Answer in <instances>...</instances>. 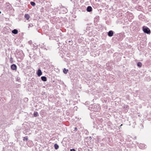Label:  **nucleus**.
<instances>
[{"mask_svg": "<svg viewBox=\"0 0 151 151\" xmlns=\"http://www.w3.org/2000/svg\"><path fill=\"white\" fill-rule=\"evenodd\" d=\"M88 109L92 111H98L100 110V106L98 104H93L90 105Z\"/></svg>", "mask_w": 151, "mask_h": 151, "instance_id": "nucleus-1", "label": "nucleus"}, {"mask_svg": "<svg viewBox=\"0 0 151 151\" xmlns=\"http://www.w3.org/2000/svg\"><path fill=\"white\" fill-rule=\"evenodd\" d=\"M142 29L145 33L150 34L151 33V31L150 29L146 26H143L142 27Z\"/></svg>", "mask_w": 151, "mask_h": 151, "instance_id": "nucleus-2", "label": "nucleus"}, {"mask_svg": "<svg viewBox=\"0 0 151 151\" xmlns=\"http://www.w3.org/2000/svg\"><path fill=\"white\" fill-rule=\"evenodd\" d=\"M61 6H62L61 9V11L62 13L63 14L66 13L68 12V10L67 8L64 6H63L61 4Z\"/></svg>", "mask_w": 151, "mask_h": 151, "instance_id": "nucleus-3", "label": "nucleus"}, {"mask_svg": "<svg viewBox=\"0 0 151 151\" xmlns=\"http://www.w3.org/2000/svg\"><path fill=\"white\" fill-rule=\"evenodd\" d=\"M114 34V32L112 30H110L107 32V35L109 37H112Z\"/></svg>", "mask_w": 151, "mask_h": 151, "instance_id": "nucleus-4", "label": "nucleus"}, {"mask_svg": "<svg viewBox=\"0 0 151 151\" xmlns=\"http://www.w3.org/2000/svg\"><path fill=\"white\" fill-rule=\"evenodd\" d=\"M11 68L12 70H16L17 69V66L15 64H13L11 65Z\"/></svg>", "mask_w": 151, "mask_h": 151, "instance_id": "nucleus-5", "label": "nucleus"}, {"mask_svg": "<svg viewBox=\"0 0 151 151\" xmlns=\"http://www.w3.org/2000/svg\"><path fill=\"white\" fill-rule=\"evenodd\" d=\"M138 146L141 149H144L146 147V145L143 144H140Z\"/></svg>", "mask_w": 151, "mask_h": 151, "instance_id": "nucleus-6", "label": "nucleus"}, {"mask_svg": "<svg viewBox=\"0 0 151 151\" xmlns=\"http://www.w3.org/2000/svg\"><path fill=\"white\" fill-rule=\"evenodd\" d=\"M37 74L38 76H40L42 74V73L40 69H38L37 72Z\"/></svg>", "mask_w": 151, "mask_h": 151, "instance_id": "nucleus-7", "label": "nucleus"}, {"mask_svg": "<svg viewBox=\"0 0 151 151\" xmlns=\"http://www.w3.org/2000/svg\"><path fill=\"white\" fill-rule=\"evenodd\" d=\"M86 11L88 12H91L92 11V8L90 6H87L86 9Z\"/></svg>", "mask_w": 151, "mask_h": 151, "instance_id": "nucleus-8", "label": "nucleus"}, {"mask_svg": "<svg viewBox=\"0 0 151 151\" xmlns=\"http://www.w3.org/2000/svg\"><path fill=\"white\" fill-rule=\"evenodd\" d=\"M41 78L42 81H47L46 77L45 76H42L41 77Z\"/></svg>", "mask_w": 151, "mask_h": 151, "instance_id": "nucleus-9", "label": "nucleus"}, {"mask_svg": "<svg viewBox=\"0 0 151 151\" xmlns=\"http://www.w3.org/2000/svg\"><path fill=\"white\" fill-rule=\"evenodd\" d=\"M12 33L14 34H17L18 33V31L16 29H15L12 31Z\"/></svg>", "mask_w": 151, "mask_h": 151, "instance_id": "nucleus-10", "label": "nucleus"}, {"mask_svg": "<svg viewBox=\"0 0 151 151\" xmlns=\"http://www.w3.org/2000/svg\"><path fill=\"white\" fill-rule=\"evenodd\" d=\"M39 115L37 111H35L33 114V116L35 117H37L39 116Z\"/></svg>", "mask_w": 151, "mask_h": 151, "instance_id": "nucleus-11", "label": "nucleus"}, {"mask_svg": "<svg viewBox=\"0 0 151 151\" xmlns=\"http://www.w3.org/2000/svg\"><path fill=\"white\" fill-rule=\"evenodd\" d=\"M24 17L27 20H28L30 18V16L28 14H25L24 15Z\"/></svg>", "mask_w": 151, "mask_h": 151, "instance_id": "nucleus-12", "label": "nucleus"}, {"mask_svg": "<svg viewBox=\"0 0 151 151\" xmlns=\"http://www.w3.org/2000/svg\"><path fill=\"white\" fill-rule=\"evenodd\" d=\"M23 140L24 141H27L28 140V136H25L23 137Z\"/></svg>", "mask_w": 151, "mask_h": 151, "instance_id": "nucleus-13", "label": "nucleus"}, {"mask_svg": "<svg viewBox=\"0 0 151 151\" xmlns=\"http://www.w3.org/2000/svg\"><path fill=\"white\" fill-rule=\"evenodd\" d=\"M142 63L140 62H138L137 64V66L139 68H140L142 66Z\"/></svg>", "mask_w": 151, "mask_h": 151, "instance_id": "nucleus-14", "label": "nucleus"}, {"mask_svg": "<svg viewBox=\"0 0 151 151\" xmlns=\"http://www.w3.org/2000/svg\"><path fill=\"white\" fill-rule=\"evenodd\" d=\"M54 147L55 150H57L59 148V146L57 144H55L54 145Z\"/></svg>", "mask_w": 151, "mask_h": 151, "instance_id": "nucleus-15", "label": "nucleus"}, {"mask_svg": "<svg viewBox=\"0 0 151 151\" xmlns=\"http://www.w3.org/2000/svg\"><path fill=\"white\" fill-rule=\"evenodd\" d=\"M68 71V69H66L65 68H64L63 69V72L64 73L66 74L67 73V72Z\"/></svg>", "mask_w": 151, "mask_h": 151, "instance_id": "nucleus-16", "label": "nucleus"}, {"mask_svg": "<svg viewBox=\"0 0 151 151\" xmlns=\"http://www.w3.org/2000/svg\"><path fill=\"white\" fill-rule=\"evenodd\" d=\"M29 131V129H25V130H24V131H23V133H24L26 134H27V132H28Z\"/></svg>", "mask_w": 151, "mask_h": 151, "instance_id": "nucleus-17", "label": "nucleus"}, {"mask_svg": "<svg viewBox=\"0 0 151 151\" xmlns=\"http://www.w3.org/2000/svg\"><path fill=\"white\" fill-rule=\"evenodd\" d=\"M30 4L32 6H35L36 5L35 3L33 1H31L30 2Z\"/></svg>", "mask_w": 151, "mask_h": 151, "instance_id": "nucleus-18", "label": "nucleus"}, {"mask_svg": "<svg viewBox=\"0 0 151 151\" xmlns=\"http://www.w3.org/2000/svg\"><path fill=\"white\" fill-rule=\"evenodd\" d=\"M36 1V2L40 3L41 4H42V2L44 1L45 0H35Z\"/></svg>", "mask_w": 151, "mask_h": 151, "instance_id": "nucleus-19", "label": "nucleus"}, {"mask_svg": "<svg viewBox=\"0 0 151 151\" xmlns=\"http://www.w3.org/2000/svg\"><path fill=\"white\" fill-rule=\"evenodd\" d=\"M20 77H16V81H19L20 80Z\"/></svg>", "mask_w": 151, "mask_h": 151, "instance_id": "nucleus-20", "label": "nucleus"}, {"mask_svg": "<svg viewBox=\"0 0 151 151\" xmlns=\"http://www.w3.org/2000/svg\"><path fill=\"white\" fill-rule=\"evenodd\" d=\"M61 7H62V6H61V4L59 6H58L57 8V9L58 10H60L61 11Z\"/></svg>", "mask_w": 151, "mask_h": 151, "instance_id": "nucleus-21", "label": "nucleus"}, {"mask_svg": "<svg viewBox=\"0 0 151 151\" xmlns=\"http://www.w3.org/2000/svg\"><path fill=\"white\" fill-rule=\"evenodd\" d=\"M9 61H10V63H13V59L12 57H11L10 58Z\"/></svg>", "mask_w": 151, "mask_h": 151, "instance_id": "nucleus-22", "label": "nucleus"}, {"mask_svg": "<svg viewBox=\"0 0 151 151\" xmlns=\"http://www.w3.org/2000/svg\"><path fill=\"white\" fill-rule=\"evenodd\" d=\"M33 26V25L32 24H29L28 28H29L30 27H32Z\"/></svg>", "mask_w": 151, "mask_h": 151, "instance_id": "nucleus-23", "label": "nucleus"}, {"mask_svg": "<svg viewBox=\"0 0 151 151\" xmlns=\"http://www.w3.org/2000/svg\"><path fill=\"white\" fill-rule=\"evenodd\" d=\"M8 4V5H7V7H8V8H10L11 7V4Z\"/></svg>", "mask_w": 151, "mask_h": 151, "instance_id": "nucleus-24", "label": "nucleus"}, {"mask_svg": "<svg viewBox=\"0 0 151 151\" xmlns=\"http://www.w3.org/2000/svg\"><path fill=\"white\" fill-rule=\"evenodd\" d=\"M67 42H68L69 43H70L71 45H72V41H70V40L68 41V40H67V41H66V42L67 43Z\"/></svg>", "mask_w": 151, "mask_h": 151, "instance_id": "nucleus-25", "label": "nucleus"}, {"mask_svg": "<svg viewBox=\"0 0 151 151\" xmlns=\"http://www.w3.org/2000/svg\"><path fill=\"white\" fill-rule=\"evenodd\" d=\"M77 130V127H75L74 128V131H76Z\"/></svg>", "mask_w": 151, "mask_h": 151, "instance_id": "nucleus-26", "label": "nucleus"}, {"mask_svg": "<svg viewBox=\"0 0 151 151\" xmlns=\"http://www.w3.org/2000/svg\"><path fill=\"white\" fill-rule=\"evenodd\" d=\"M70 151H76V150L74 149L73 148L70 150Z\"/></svg>", "mask_w": 151, "mask_h": 151, "instance_id": "nucleus-27", "label": "nucleus"}, {"mask_svg": "<svg viewBox=\"0 0 151 151\" xmlns=\"http://www.w3.org/2000/svg\"><path fill=\"white\" fill-rule=\"evenodd\" d=\"M28 42L29 44H31L32 43V41L31 40H30Z\"/></svg>", "mask_w": 151, "mask_h": 151, "instance_id": "nucleus-28", "label": "nucleus"}, {"mask_svg": "<svg viewBox=\"0 0 151 151\" xmlns=\"http://www.w3.org/2000/svg\"><path fill=\"white\" fill-rule=\"evenodd\" d=\"M128 107V106L127 105H126V108L125 109H127V107Z\"/></svg>", "mask_w": 151, "mask_h": 151, "instance_id": "nucleus-29", "label": "nucleus"}, {"mask_svg": "<svg viewBox=\"0 0 151 151\" xmlns=\"http://www.w3.org/2000/svg\"><path fill=\"white\" fill-rule=\"evenodd\" d=\"M81 150V148H78V151H79L80 150Z\"/></svg>", "mask_w": 151, "mask_h": 151, "instance_id": "nucleus-30", "label": "nucleus"}, {"mask_svg": "<svg viewBox=\"0 0 151 151\" xmlns=\"http://www.w3.org/2000/svg\"><path fill=\"white\" fill-rule=\"evenodd\" d=\"M59 18H56V19H57V20H58L59 19Z\"/></svg>", "mask_w": 151, "mask_h": 151, "instance_id": "nucleus-31", "label": "nucleus"}, {"mask_svg": "<svg viewBox=\"0 0 151 151\" xmlns=\"http://www.w3.org/2000/svg\"><path fill=\"white\" fill-rule=\"evenodd\" d=\"M122 125H122V124H121L120 125V127H121V126H122Z\"/></svg>", "mask_w": 151, "mask_h": 151, "instance_id": "nucleus-32", "label": "nucleus"}, {"mask_svg": "<svg viewBox=\"0 0 151 151\" xmlns=\"http://www.w3.org/2000/svg\"><path fill=\"white\" fill-rule=\"evenodd\" d=\"M99 141H100V140H99V139H98V142H99Z\"/></svg>", "mask_w": 151, "mask_h": 151, "instance_id": "nucleus-33", "label": "nucleus"}, {"mask_svg": "<svg viewBox=\"0 0 151 151\" xmlns=\"http://www.w3.org/2000/svg\"><path fill=\"white\" fill-rule=\"evenodd\" d=\"M1 12L0 11V14H1Z\"/></svg>", "mask_w": 151, "mask_h": 151, "instance_id": "nucleus-34", "label": "nucleus"}, {"mask_svg": "<svg viewBox=\"0 0 151 151\" xmlns=\"http://www.w3.org/2000/svg\"><path fill=\"white\" fill-rule=\"evenodd\" d=\"M25 99H27V100H28V99L27 98H26Z\"/></svg>", "mask_w": 151, "mask_h": 151, "instance_id": "nucleus-35", "label": "nucleus"}]
</instances>
